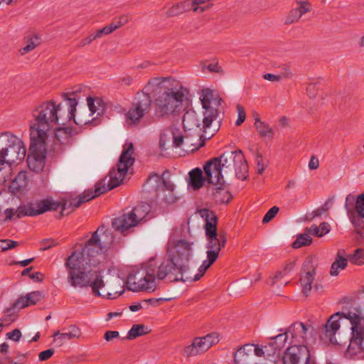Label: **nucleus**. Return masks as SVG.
<instances>
[{
	"label": "nucleus",
	"instance_id": "43",
	"mask_svg": "<svg viewBox=\"0 0 364 364\" xmlns=\"http://www.w3.org/2000/svg\"><path fill=\"white\" fill-rule=\"evenodd\" d=\"M350 261L351 263L355 264H364V250L359 248L355 250Z\"/></svg>",
	"mask_w": 364,
	"mask_h": 364
},
{
	"label": "nucleus",
	"instance_id": "38",
	"mask_svg": "<svg viewBox=\"0 0 364 364\" xmlns=\"http://www.w3.org/2000/svg\"><path fill=\"white\" fill-rule=\"evenodd\" d=\"M312 243V238L309 234L304 231V233L297 235L296 239L292 243V247L294 249H298L301 247L309 246Z\"/></svg>",
	"mask_w": 364,
	"mask_h": 364
},
{
	"label": "nucleus",
	"instance_id": "2",
	"mask_svg": "<svg viewBox=\"0 0 364 364\" xmlns=\"http://www.w3.org/2000/svg\"><path fill=\"white\" fill-rule=\"evenodd\" d=\"M144 89L156 95L155 111L161 117L178 115L183 109V102L189 95L188 89L173 77H152Z\"/></svg>",
	"mask_w": 364,
	"mask_h": 364
},
{
	"label": "nucleus",
	"instance_id": "51",
	"mask_svg": "<svg viewBox=\"0 0 364 364\" xmlns=\"http://www.w3.org/2000/svg\"><path fill=\"white\" fill-rule=\"evenodd\" d=\"M54 353L53 348H49L46 350L41 351L38 355V358L41 361L48 360Z\"/></svg>",
	"mask_w": 364,
	"mask_h": 364
},
{
	"label": "nucleus",
	"instance_id": "21",
	"mask_svg": "<svg viewBox=\"0 0 364 364\" xmlns=\"http://www.w3.org/2000/svg\"><path fill=\"white\" fill-rule=\"evenodd\" d=\"M26 153V149L23 142L15 136V140H11L8 151L4 154V163L9 161L15 162L16 160L23 159Z\"/></svg>",
	"mask_w": 364,
	"mask_h": 364
},
{
	"label": "nucleus",
	"instance_id": "6",
	"mask_svg": "<svg viewBox=\"0 0 364 364\" xmlns=\"http://www.w3.org/2000/svg\"><path fill=\"white\" fill-rule=\"evenodd\" d=\"M61 105L53 100L43 102L32 110L33 121L30 124V136L48 139V133L58 124Z\"/></svg>",
	"mask_w": 364,
	"mask_h": 364
},
{
	"label": "nucleus",
	"instance_id": "8",
	"mask_svg": "<svg viewBox=\"0 0 364 364\" xmlns=\"http://www.w3.org/2000/svg\"><path fill=\"white\" fill-rule=\"evenodd\" d=\"M59 208H61V216L64 215L63 213L65 210L70 209L66 213L68 214L72 209V207L69 206V200H63L62 203H59L50 199H44L36 203H30L18 206L16 210V218L36 216L48 210H57Z\"/></svg>",
	"mask_w": 364,
	"mask_h": 364
},
{
	"label": "nucleus",
	"instance_id": "33",
	"mask_svg": "<svg viewBox=\"0 0 364 364\" xmlns=\"http://www.w3.org/2000/svg\"><path fill=\"white\" fill-rule=\"evenodd\" d=\"M190 183L194 189H199L203 185L204 178L202 171L199 168L193 169L189 172Z\"/></svg>",
	"mask_w": 364,
	"mask_h": 364
},
{
	"label": "nucleus",
	"instance_id": "40",
	"mask_svg": "<svg viewBox=\"0 0 364 364\" xmlns=\"http://www.w3.org/2000/svg\"><path fill=\"white\" fill-rule=\"evenodd\" d=\"M71 132L72 129L69 127H58L54 132L55 140L63 143V141L68 139L70 136Z\"/></svg>",
	"mask_w": 364,
	"mask_h": 364
},
{
	"label": "nucleus",
	"instance_id": "3",
	"mask_svg": "<svg viewBox=\"0 0 364 364\" xmlns=\"http://www.w3.org/2000/svg\"><path fill=\"white\" fill-rule=\"evenodd\" d=\"M99 262L97 259L84 255L82 251L80 253L73 252L65 263L68 272V282L75 288L90 287L96 296H102L100 289L105 286L102 276L90 268Z\"/></svg>",
	"mask_w": 364,
	"mask_h": 364
},
{
	"label": "nucleus",
	"instance_id": "64",
	"mask_svg": "<svg viewBox=\"0 0 364 364\" xmlns=\"http://www.w3.org/2000/svg\"><path fill=\"white\" fill-rule=\"evenodd\" d=\"M29 277L38 282H42L44 279V274L40 272H36L29 274Z\"/></svg>",
	"mask_w": 364,
	"mask_h": 364
},
{
	"label": "nucleus",
	"instance_id": "24",
	"mask_svg": "<svg viewBox=\"0 0 364 364\" xmlns=\"http://www.w3.org/2000/svg\"><path fill=\"white\" fill-rule=\"evenodd\" d=\"M80 336V329L77 326L72 325L69 327L68 332L60 333L59 331H57L53 333V337L54 338V343H55L58 346H61L64 344L65 341L78 338Z\"/></svg>",
	"mask_w": 364,
	"mask_h": 364
},
{
	"label": "nucleus",
	"instance_id": "44",
	"mask_svg": "<svg viewBox=\"0 0 364 364\" xmlns=\"http://www.w3.org/2000/svg\"><path fill=\"white\" fill-rule=\"evenodd\" d=\"M252 345V348L254 350V358L256 359V357H262L264 355V353H267V355H270L272 353L269 350V346H265L263 348H259L258 346Z\"/></svg>",
	"mask_w": 364,
	"mask_h": 364
},
{
	"label": "nucleus",
	"instance_id": "10",
	"mask_svg": "<svg viewBox=\"0 0 364 364\" xmlns=\"http://www.w3.org/2000/svg\"><path fill=\"white\" fill-rule=\"evenodd\" d=\"M207 237V260L203 261V264L198 269V275L203 277L206 270L216 261L219 256L221 248L224 247L227 239L223 233L218 234L217 231L205 232Z\"/></svg>",
	"mask_w": 364,
	"mask_h": 364
},
{
	"label": "nucleus",
	"instance_id": "25",
	"mask_svg": "<svg viewBox=\"0 0 364 364\" xmlns=\"http://www.w3.org/2000/svg\"><path fill=\"white\" fill-rule=\"evenodd\" d=\"M202 218L205 220V232L217 231L218 217L215 212L208 208H203L198 210Z\"/></svg>",
	"mask_w": 364,
	"mask_h": 364
},
{
	"label": "nucleus",
	"instance_id": "57",
	"mask_svg": "<svg viewBox=\"0 0 364 364\" xmlns=\"http://www.w3.org/2000/svg\"><path fill=\"white\" fill-rule=\"evenodd\" d=\"M213 4H208L207 5L203 6H200V5L199 6H193L191 8V10L193 12L201 14L205 11L209 10L210 8L213 7Z\"/></svg>",
	"mask_w": 364,
	"mask_h": 364
},
{
	"label": "nucleus",
	"instance_id": "15",
	"mask_svg": "<svg viewBox=\"0 0 364 364\" xmlns=\"http://www.w3.org/2000/svg\"><path fill=\"white\" fill-rule=\"evenodd\" d=\"M220 341L218 333H211L203 337L195 338L191 344L184 348L183 352L186 357L196 356L207 351Z\"/></svg>",
	"mask_w": 364,
	"mask_h": 364
},
{
	"label": "nucleus",
	"instance_id": "59",
	"mask_svg": "<svg viewBox=\"0 0 364 364\" xmlns=\"http://www.w3.org/2000/svg\"><path fill=\"white\" fill-rule=\"evenodd\" d=\"M94 40H95V37H93L92 34H90L87 37L82 38L77 44V47L78 48L85 47V46L90 44Z\"/></svg>",
	"mask_w": 364,
	"mask_h": 364
},
{
	"label": "nucleus",
	"instance_id": "49",
	"mask_svg": "<svg viewBox=\"0 0 364 364\" xmlns=\"http://www.w3.org/2000/svg\"><path fill=\"white\" fill-rule=\"evenodd\" d=\"M6 337L7 338L14 341H18L21 337V332L19 329L15 328L11 332L7 333Z\"/></svg>",
	"mask_w": 364,
	"mask_h": 364
},
{
	"label": "nucleus",
	"instance_id": "23",
	"mask_svg": "<svg viewBox=\"0 0 364 364\" xmlns=\"http://www.w3.org/2000/svg\"><path fill=\"white\" fill-rule=\"evenodd\" d=\"M44 295L40 291H35L27 294L26 296H21L14 303V306L18 310L24 309L29 306L35 305L42 299Z\"/></svg>",
	"mask_w": 364,
	"mask_h": 364
},
{
	"label": "nucleus",
	"instance_id": "52",
	"mask_svg": "<svg viewBox=\"0 0 364 364\" xmlns=\"http://www.w3.org/2000/svg\"><path fill=\"white\" fill-rule=\"evenodd\" d=\"M55 245H56V242L54 240L46 239V240H43L41 242L40 250H46L51 248L52 247H54Z\"/></svg>",
	"mask_w": 364,
	"mask_h": 364
},
{
	"label": "nucleus",
	"instance_id": "58",
	"mask_svg": "<svg viewBox=\"0 0 364 364\" xmlns=\"http://www.w3.org/2000/svg\"><path fill=\"white\" fill-rule=\"evenodd\" d=\"M132 82H133V78L132 76H130L129 75H125L124 76L120 77L118 79V82L122 85L129 86L132 83Z\"/></svg>",
	"mask_w": 364,
	"mask_h": 364
},
{
	"label": "nucleus",
	"instance_id": "32",
	"mask_svg": "<svg viewBox=\"0 0 364 364\" xmlns=\"http://www.w3.org/2000/svg\"><path fill=\"white\" fill-rule=\"evenodd\" d=\"M256 115L257 117L255 118V127L257 132L259 133V136L262 137H272L274 134L272 129L268 124L262 122L257 114H256Z\"/></svg>",
	"mask_w": 364,
	"mask_h": 364
},
{
	"label": "nucleus",
	"instance_id": "20",
	"mask_svg": "<svg viewBox=\"0 0 364 364\" xmlns=\"http://www.w3.org/2000/svg\"><path fill=\"white\" fill-rule=\"evenodd\" d=\"M183 126L184 130H193L196 132L197 137H201L202 133L205 132L208 127H203V119L202 124L200 123V117L193 110L187 111L183 117Z\"/></svg>",
	"mask_w": 364,
	"mask_h": 364
},
{
	"label": "nucleus",
	"instance_id": "4",
	"mask_svg": "<svg viewBox=\"0 0 364 364\" xmlns=\"http://www.w3.org/2000/svg\"><path fill=\"white\" fill-rule=\"evenodd\" d=\"M134 147L132 142L126 143L124 146L123 151L119 157L117 168H112L109 173V179L107 177L99 181L95 186V190H87L83 192L82 195L75 198L69 200V206L72 207L70 212H73L75 208H79L82 203L90 201L117 187L123 181L128 169L134 163Z\"/></svg>",
	"mask_w": 364,
	"mask_h": 364
},
{
	"label": "nucleus",
	"instance_id": "53",
	"mask_svg": "<svg viewBox=\"0 0 364 364\" xmlns=\"http://www.w3.org/2000/svg\"><path fill=\"white\" fill-rule=\"evenodd\" d=\"M281 69L282 73L280 74V76H282L283 78H290L293 76V74L291 71L290 65L288 64H283L281 66Z\"/></svg>",
	"mask_w": 364,
	"mask_h": 364
},
{
	"label": "nucleus",
	"instance_id": "36",
	"mask_svg": "<svg viewBox=\"0 0 364 364\" xmlns=\"http://www.w3.org/2000/svg\"><path fill=\"white\" fill-rule=\"evenodd\" d=\"M307 14L306 11H303V10L296 7L289 11L288 13L284 24L289 25L294 23H296L299 21V19L304 16V14Z\"/></svg>",
	"mask_w": 364,
	"mask_h": 364
},
{
	"label": "nucleus",
	"instance_id": "35",
	"mask_svg": "<svg viewBox=\"0 0 364 364\" xmlns=\"http://www.w3.org/2000/svg\"><path fill=\"white\" fill-rule=\"evenodd\" d=\"M18 309L14 306V304L10 308L4 311V315L0 318V321L5 326H8L13 323L18 317Z\"/></svg>",
	"mask_w": 364,
	"mask_h": 364
},
{
	"label": "nucleus",
	"instance_id": "41",
	"mask_svg": "<svg viewBox=\"0 0 364 364\" xmlns=\"http://www.w3.org/2000/svg\"><path fill=\"white\" fill-rule=\"evenodd\" d=\"M355 210L362 218H364V193L358 195L355 200Z\"/></svg>",
	"mask_w": 364,
	"mask_h": 364
},
{
	"label": "nucleus",
	"instance_id": "37",
	"mask_svg": "<svg viewBox=\"0 0 364 364\" xmlns=\"http://www.w3.org/2000/svg\"><path fill=\"white\" fill-rule=\"evenodd\" d=\"M146 327L144 324L133 325L125 338L127 340H132L139 336L145 335L148 333V331H146Z\"/></svg>",
	"mask_w": 364,
	"mask_h": 364
},
{
	"label": "nucleus",
	"instance_id": "26",
	"mask_svg": "<svg viewBox=\"0 0 364 364\" xmlns=\"http://www.w3.org/2000/svg\"><path fill=\"white\" fill-rule=\"evenodd\" d=\"M28 181L26 171H20L9 186L10 192L13 194L21 193L27 187Z\"/></svg>",
	"mask_w": 364,
	"mask_h": 364
},
{
	"label": "nucleus",
	"instance_id": "45",
	"mask_svg": "<svg viewBox=\"0 0 364 364\" xmlns=\"http://www.w3.org/2000/svg\"><path fill=\"white\" fill-rule=\"evenodd\" d=\"M278 212H279V208L278 207L273 206L272 208H271L267 212V213L264 215V218L262 219V223H267L269 221H271L276 216V215L277 214Z\"/></svg>",
	"mask_w": 364,
	"mask_h": 364
},
{
	"label": "nucleus",
	"instance_id": "7",
	"mask_svg": "<svg viewBox=\"0 0 364 364\" xmlns=\"http://www.w3.org/2000/svg\"><path fill=\"white\" fill-rule=\"evenodd\" d=\"M217 158L223 167L225 174L235 173V177L242 181L247 178L248 165L240 149L225 152Z\"/></svg>",
	"mask_w": 364,
	"mask_h": 364
},
{
	"label": "nucleus",
	"instance_id": "62",
	"mask_svg": "<svg viewBox=\"0 0 364 364\" xmlns=\"http://www.w3.org/2000/svg\"><path fill=\"white\" fill-rule=\"evenodd\" d=\"M263 77L267 80L272 82H279L282 79V76H280V75H274L272 73L264 74Z\"/></svg>",
	"mask_w": 364,
	"mask_h": 364
},
{
	"label": "nucleus",
	"instance_id": "14",
	"mask_svg": "<svg viewBox=\"0 0 364 364\" xmlns=\"http://www.w3.org/2000/svg\"><path fill=\"white\" fill-rule=\"evenodd\" d=\"M149 92L137 93L136 103L130 108L127 114V121L132 124H137L141 119L149 112L151 105V99Z\"/></svg>",
	"mask_w": 364,
	"mask_h": 364
},
{
	"label": "nucleus",
	"instance_id": "54",
	"mask_svg": "<svg viewBox=\"0 0 364 364\" xmlns=\"http://www.w3.org/2000/svg\"><path fill=\"white\" fill-rule=\"evenodd\" d=\"M118 338H119V333L117 331H107L104 334L105 340L108 342Z\"/></svg>",
	"mask_w": 364,
	"mask_h": 364
},
{
	"label": "nucleus",
	"instance_id": "29",
	"mask_svg": "<svg viewBox=\"0 0 364 364\" xmlns=\"http://www.w3.org/2000/svg\"><path fill=\"white\" fill-rule=\"evenodd\" d=\"M188 11H191L190 3L188 0H185L169 8L166 12V16L168 18L177 16Z\"/></svg>",
	"mask_w": 364,
	"mask_h": 364
},
{
	"label": "nucleus",
	"instance_id": "9",
	"mask_svg": "<svg viewBox=\"0 0 364 364\" xmlns=\"http://www.w3.org/2000/svg\"><path fill=\"white\" fill-rule=\"evenodd\" d=\"M104 229L105 226L101 225L92 233L82 250L84 255L97 259L100 253L106 252L109 248L114 238L112 233L105 231Z\"/></svg>",
	"mask_w": 364,
	"mask_h": 364
},
{
	"label": "nucleus",
	"instance_id": "48",
	"mask_svg": "<svg viewBox=\"0 0 364 364\" xmlns=\"http://www.w3.org/2000/svg\"><path fill=\"white\" fill-rule=\"evenodd\" d=\"M255 161L257 163V173L261 175L265 169L266 165L264 164L262 156L259 151L256 153Z\"/></svg>",
	"mask_w": 364,
	"mask_h": 364
},
{
	"label": "nucleus",
	"instance_id": "28",
	"mask_svg": "<svg viewBox=\"0 0 364 364\" xmlns=\"http://www.w3.org/2000/svg\"><path fill=\"white\" fill-rule=\"evenodd\" d=\"M63 97L67 101L68 106V117L69 120L73 119L76 124H80L75 118V112L77 105V94L75 92L64 93Z\"/></svg>",
	"mask_w": 364,
	"mask_h": 364
},
{
	"label": "nucleus",
	"instance_id": "22",
	"mask_svg": "<svg viewBox=\"0 0 364 364\" xmlns=\"http://www.w3.org/2000/svg\"><path fill=\"white\" fill-rule=\"evenodd\" d=\"M213 185V186L210 191L213 196V200L216 203L227 204L232 200V194L228 190L225 181Z\"/></svg>",
	"mask_w": 364,
	"mask_h": 364
},
{
	"label": "nucleus",
	"instance_id": "34",
	"mask_svg": "<svg viewBox=\"0 0 364 364\" xmlns=\"http://www.w3.org/2000/svg\"><path fill=\"white\" fill-rule=\"evenodd\" d=\"M87 105L92 114L97 113L99 116L102 114L105 110V104L100 98L87 97Z\"/></svg>",
	"mask_w": 364,
	"mask_h": 364
},
{
	"label": "nucleus",
	"instance_id": "17",
	"mask_svg": "<svg viewBox=\"0 0 364 364\" xmlns=\"http://www.w3.org/2000/svg\"><path fill=\"white\" fill-rule=\"evenodd\" d=\"M282 361L283 364H310V350L305 345H292L284 351Z\"/></svg>",
	"mask_w": 364,
	"mask_h": 364
},
{
	"label": "nucleus",
	"instance_id": "56",
	"mask_svg": "<svg viewBox=\"0 0 364 364\" xmlns=\"http://www.w3.org/2000/svg\"><path fill=\"white\" fill-rule=\"evenodd\" d=\"M328 209H329V206L328 205V203H326L323 206L317 208L316 210H315L312 212L313 217L316 218V217L321 216L322 214L326 213Z\"/></svg>",
	"mask_w": 364,
	"mask_h": 364
},
{
	"label": "nucleus",
	"instance_id": "27",
	"mask_svg": "<svg viewBox=\"0 0 364 364\" xmlns=\"http://www.w3.org/2000/svg\"><path fill=\"white\" fill-rule=\"evenodd\" d=\"M345 251L339 250L337 252L335 261L331 264L330 274L331 276H337L340 269H344L348 264V260L344 257Z\"/></svg>",
	"mask_w": 364,
	"mask_h": 364
},
{
	"label": "nucleus",
	"instance_id": "5",
	"mask_svg": "<svg viewBox=\"0 0 364 364\" xmlns=\"http://www.w3.org/2000/svg\"><path fill=\"white\" fill-rule=\"evenodd\" d=\"M341 317L348 319L352 325L349 349L355 350V353L364 352V317L360 309H355L354 311H350L348 313L337 312L331 316L320 336L321 338H327L331 343H338L335 334L340 328Z\"/></svg>",
	"mask_w": 364,
	"mask_h": 364
},
{
	"label": "nucleus",
	"instance_id": "18",
	"mask_svg": "<svg viewBox=\"0 0 364 364\" xmlns=\"http://www.w3.org/2000/svg\"><path fill=\"white\" fill-rule=\"evenodd\" d=\"M203 169L209 183L215 184L225 181L223 174V167L217 157L206 162Z\"/></svg>",
	"mask_w": 364,
	"mask_h": 364
},
{
	"label": "nucleus",
	"instance_id": "55",
	"mask_svg": "<svg viewBox=\"0 0 364 364\" xmlns=\"http://www.w3.org/2000/svg\"><path fill=\"white\" fill-rule=\"evenodd\" d=\"M319 230L320 228H318V226L314 224L309 228H306L304 229V231L306 232L309 236H311V235H314L316 237H321L319 235Z\"/></svg>",
	"mask_w": 364,
	"mask_h": 364
},
{
	"label": "nucleus",
	"instance_id": "13",
	"mask_svg": "<svg viewBox=\"0 0 364 364\" xmlns=\"http://www.w3.org/2000/svg\"><path fill=\"white\" fill-rule=\"evenodd\" d=\"M291 335L293 345H305L309 347L315 340V331L312 326L302 322H294L287 328Z\"/></svg>",
	"mask_w": 364,
	"mask_h": 364
},
{
	"label": "nucleus",
	"instance_id": "60",
	"mask_svg": "<svg viewBox=\"0 0 364 364\" xmlns=\"http://www.w3.org/2000/svg\"><path fill=\"white\" fill-rule=\"evenodd\" d=\"M208 70L211 73H218L220 72V68L218 66V63H210L208 65H203V70Z\"/></svg>",
	"mask_w": 364,
	"mask_h": 364
},
{
	"label": "nucleus",
	"instance_id": "31",
	"mask_svg": "<svg viewBox=\"0 0 364 364\" xmlns=\"http://www.w3.org/2000/svg\"><path fill=\"white\" fill-rule=\"evenodd\" d=\"M24 41L26 43V46L19 50V53L21 55L33 50L41 44L40 36L37 34L27 36L24 38Z\"/></svg>",
	"mask_w": 364,
	"mask_h": 364
},
{
	"label": "nucleus",
	"instance_id": "50",
	"mask_svg": "<svg viewBox=\"0 0 364 364\" xmlns=\"http://www.w3.org/2000/svg\"><path fill=\"white\" fill-rule=\"evenodd\" d=\"M355 200L356 199H355V196H352L350 194L347 196V197L346 198L345 206L347 209L348 215H350V213L353 211V210L349 206H352V207H353V205L355 206L354 203H355Z\"/></svg>",
	"mask_w": 364,
	"mask_h": 364
},
{
	"label": "nucleus",
	"instance_id": "11",
	"mask_svg": "<svg viewBox=\"0 0 364 364\" xmlns=\"http://www.w3.org/2000/svg\"><path fill=\"white\" fill-rule=\"evenodd\" d=\"M149 211L150 206L147 203H142L134 207L129 213L123 214L115 218L112 222V227L125 235L130 228L137 225L140 221L144 219Z\"/></svg>",
	"mask_w": 364,
	"mask_h": 364
},
{
	"label": "nucleus",
	"instance_id": "19",
	"mask_svg": "<svg viewBox=\"0 0 364 364\" xmlns=\"http://www.w3.org/2000/svg\"><path fill=\"white\" fill-rule=\"evenodd\" d=\"M302 272L304 274L300 278V282L302 286V291L306 296L312 289V282L314 280L316 274V267L312 257H307L303 263Z\"/></svg>",
	"mask_w": 364,
	"mask_h": 364
},
{
	"label": "nucleus",
	"instance_id": "42",
	"mask_svg": "<svg viewBox=\"0 0 364 364\" xmlns=\"http://www.w3.org/2000/svg\"><path fill=\"white\" fill-rule=\"evenodd\" d=\"M321 79H317L310 82L306 87V93L310 98H315L318 90V85L320 84Z\"/></svg>",
	"mask_w": 364,
	"mask_h": 364
},
{
	"label": "nucleus",
	"instance_id": "63",
	"mask_svg": "<svg viewBox=\"0 0 364 364\" xmlns=\"http://www.w3.org/2000/svg\"><path fill=\"white\" fill-rule=\"evenodd\" d=\"M318 228L319 230V235L321 237L323 236L324 235L327 234L330 231L329 225L327 223H321Z\"/></svg>",
	"mask_w": 364,
	"mask_h": 364
},
{
	"label": "nucleus",
	"instance_id": "16",
	"mask_svg": "<svg viewBox=\"0 0 364 364\" xmlns=\"http://www.w3.org/2000/svg\"><path fill=\"white\" fill-rule=\"evenodd\" d=\"M200 100L203 112V127H210L213 122L215 120L218 116V110L216 107H214L213 105H219L220 101L216 98H214L213 93L211 90L207 88L203 90Z\"/></svg>",
	"mask_w": 364,
	"mask_h": 364
},
{
	"label": "nucleus",
	"instance_id": "47",
	"mask_svg": "<svg viewBox=\"0 0 364 364\" xmlns=\"http://www.w3.org/2000/svg\"><path fill=\"white\" fill-rule=\"evenodd\" d=\"M237 111L238 114V117L235 122V125L240 126L245 120L246 113L244 107L240 105H237Z\"/></svg>",
	"mask_w": 364,
	"mask_h": 364
},
{
	"label": "nucleus",
	"instance_id": "12",
	"mask_svg": "<svg viewBox=\"0 0 364 364\" xmlns=\"http://www.w3.org/2000/svg\"><path fill=\"white\" fill-rule=\"evenodd\" d=\"M30 141L27 164L31 170L38 173L45 167L48 140L30 136Z\"/></svg>",
	"mask_w": 364,
	"mask_h": 364
},
{
	"label": "nucleus",
	"instance_id": "30",
	"mask_svg": "<svg viewBox=\"0 0 364 364\" xmlns=\"http://www.w3.org/2000/svg\"><path fill=\"white\" fill-rule=\"evenodd\" d=\"M288 333L287 330H286L284 333L271 338V342L269 343V347L274 349L272 352L273 355H274L277 351H279L284 347L287 341Z\"/></svg>",
	"mask_w": 364,
	"mask_h": 364
},
{
	"label": "nucleus",
	"instance_id": "46",
	"mask_svg": "<svg viewBox=\"0 0 364 364\" xmlns=\"http://www.w3.org/2000/svg\"><path fill=\"white\" fill-rule=\"evenodd\" d=\"M296 7L306 11V13L310 12L312 10V5L309 0H295Z\"/></svg>",
	"mask_w": 364,
	"mask_h": 364
},
{
	"label": "nucleus",
	"instance_id": "1",
	"mask_svg": "<svg viewBox=\"0 0 364 364\" xmlns=\"http://www.w3.org/2000/svg\"><path fill=\"white\" fill-rule=\"evenodd\" d=\"M193 242L186 240H177L168 251L167 257L156 266L154 259L144 264L140 269H133L128 274V289L133 291L152 292L156 289L155 279H166L169 282L199 280L198 273L190 274L188 262L193 256Z\"/></svg>",
	"mask_w": 364,
	"mask_h": 364
},
{
	"label": "nucleus",
	"instance_id": "39",
	"mask_svg": "<svg viewBox=\"0 0 364 364\" xmlns=\"http://www.w3.org/2000/svg\"><path fill=\"white\" fill-rule=\"evenodd\" d=\"M151 180H154L156 184L162 183L164 186L167 191L170 192H173L175 188V186L171 181H166L164 179V178L161 177L158 173H151L149 174L148 178L146 179V183H149Z\"/></svg>",
	"mask_w": 364,
	"mask_h": 364
},
{
	"label": "nucleus",
	"instance_id": "61",
	"mask_svg": "<svg viewBox=\"0 0 364 364\" xmlns=\"http://www.w3.org/2000/svg\"><path fill=\"white\" fill-rule=\"evenodd\" d=\"M117 26L118 25L115 26V23L114 21H112L109 25L102 28L105 35H109V34L112 33L113 31H114L116 29H117Z\"/></svg>",
	"mask_w": 364,
	"mask_h": 364
}]
</instances>
